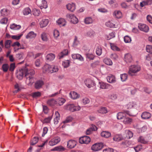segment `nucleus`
Returning <instances> with one entry per match:
<instances>
[{
    "instance_id": "f704fd0d",
    "label": "nucleus",
    "mask_w": 152,
    "mask_h": 152,
    "mask_svg": "<svg viewBox=\"0 0 152 152\" xmlns=\"http://www.w3.org/2000/svg\"><path fill=\"white\" fill-rule=\"evenodd\" d=\"M104 62L106 64L108 65H112L113 64L112 61L110 58H105L104 60Z\"/></svg>"
},
{
    "instance_id": "f257e3e1",
    "label": "nucleus",
    "mask_w": 152,
    "mask_h": 152,
    "mask_svg": "<svg viewBox=\"0 0 152 152\" xmlns=\"http://www.w3.org/2000/svg\"><path fill=\"white\" fill-rule=\"evenodd\" d=\"M34 74L35 71L34 69H28L25 67L18 71L16 73V75L18 79L21 80L24 75L26 84L30 86L34 82Z\"/></svg>"
},
{
    "instance_id": "f03ea898",
    "label": "nucleus",
    "mask_w": 152,
    "mask_h": 152,
    "mask_svg": "<svg viewBox=\"0 0 152 152\" xmlns=\"http://www.w3.org/2000/svg\"><path fill=\"white\" fill-rule=\"evenodd\" d=\"M140 69L141 68L140 66L135 65H132L129 67L128 73L131 76H134L135 74L140 71Z\"/></svg>"
},
{
    "instance_id": "864d4df0",
    "label": "nucleus",
    "mask_w": 152,
    "mask_h": 152,
    "mask_svg": "<svg viewBox=\"0 0 152 152\" xmlns=\"http://www.w3.org/2000/svg\"><path fill=\"white\" fill-rule=\"evenodd\" d=\"M41 38L42 40L43 41H46L48 40V39L47 37L46 34L45 33H43L41 34Z\"/></svg>"
},
{
    "instance_id": "20e7f679",
    "label": "nucleus",
    "mask_w": 152,
    "mask_h": 152,
    "mask_svg": "<svg viewBox=\"0 0 152 152\" xmlns=\"http://www.w3.org/2000/svg\"><path fill=\"white\" fill-rule=\"evenodd\" d=\"M37 5L42 9H46L48 7L47 2L45 0H37L36 1Z\"/></svg>"
},
{
    "instance_id": "37998d69",
    "label": "nucleus",
    "mask_w": 152,
    "mask_h": 152,
    "mask_svg": "<svg viewBox=\"0 0 152 152\" xmlns=\"http://www.w3.org/2000/svg\"><path fill=\"white\" fill-rule=\"evenodd\" d=\"M120 77L121 80L122 81H125L127 79L128 76L126 74H123L121 75Z\"/></svg>"
},
{
    "instance_id": "c03bdc74",
    "label": "nucleus",
    "mask_w": 152,
    "mask_h": 152,
    "mask_svg": "<svg viewBox=\"0 0 152 152\" xmlns=\"http://www.w3.org/2000/svg\"><path fill=\"white\" fill-rule=\"evenodd\" d=\"M136 105L135 103L134 102H130L127 105V108L128 109H131L133 107Z\"/></svg>"
},
{
    "instance_id": "c756f323",
    "label": "nucleus",
    "mask_w": 152,
    "mask_h": 152,
    "mask_svg": "<svg viewBox=\"0 0 152 152\" xmlns=\"http://www.w3.org/2000/svg\"><path fill=\"white\" fill-rule=\"evenodd\" d=\"M65 99L63 98H58L56 101L57 104L59 105H62L65 102Z\"/></svg>"
},
{
    "instance_id": "6e6d98bb",
    "label": "nucleus",
    "mask_w": 152,
    "mask_h": 152,
    "mask_svg": "<svg viewBox=\"0 0 152 152\" xmlns=\"http://www.w3.org/2000/svg\"><path fill=\"white\" fill-rule=\"evenodd\" d=\"M2 68L4 72H7L8 70L9 66L7 64H4L3 65Z\"/></svg>"
},
{
    "instance_id": "052dcab7",
    "label": "nucleus",
    "mask_w": 152,
    "mask_h": 152,
    "mask_svg": "<svg viewBox=\"0 0 152 152\" xmlns=\"http://www.w3.org/2000/svg\"><path fill=\"white\" fill-rule=\"evenodd\" d=\"M111 47L112 50L115 51H118L120 50V49L117 46L114 44H111Z\"/></svg>"
},
{
    "instance_id": "3c124183",
    "label": "nucleus",
    "mask_w": 152,
    "mask_h": 152,
    "mask_svg": "<svg viewBox=\"0 0 152 152\" xmlns=\"http://www.w3.org/2000/svg\"><path fill=\"white\" fill-rule=\"evenodd\" d=\"M102 49L101 47H98L96 49V54L98 56H100L102 53Z\"/></svg>"
},
{
    "instance_id": "c85d7f7f",
    "label": "nucleus",
    "mask_w": 152,
    "mask_h": 152,
    "mask_svg": "<svg viewBox=\"0 0 152 152\" xmlns=\"http://www.w3.org/2000/svg\"><path fill=\"white\" fill-rule=\"evenodd\" d=\"M132 119L131 118L125 116L124 118L123 122L125 124H130L132 122Z\"/></svg>"
},
{
    "instance_id": "e2e57ef3",
    "label": "nucleus",
    "mask_w": 152,
    "mask_h": 152,
    "mask_svg": "<svg viewBox=\"0 0 152 152\" xmlns=\"http://www.w3.org/2000/svg\"><path fill=\"white\" fill-rule=\"evenodd\" d=\"M142 145H139L134 148L136 152H138L142 149Z\"/></svg>"
},
{
    "instance_id": "aec40b11",
    "label": "nucleus",
    "mask_w": 152,
    "mask_h": 152,
    "mask_svg": "<svg viewBox=\"0 0 152 152\" xmlns=\"http://www.w3.org/2000/svg\"><path fill=\"white\" fill-rule=\"evenodd\" d=\"M96 57L99 58V60H98L91 64V66L93 68H95L97 66H99L100 65V60L99 58L98 57Z\"/></svg>"
},
{
    "instance_id": "0e129e2a",
    "label": "nucleus",
    "mask_w": 152,
    "mask_h": 152,
    "mask_svg": "<svg viewBox=\"0 0 152 152\" xmlns=\"http://www.w3.org/2000/svg\"><path fill=\"white\" fill-rule=\"evenodd\" d=\"M22 35H23L22 34H21L19 36H17V35L12 36V38L13 39H15L18 40L21 37Z\"/></svg>"
},
{
    "instance_id": "5701e85b",
    "label": "nucleus",
    "mask_w": 152,
    "mask_h": 152,
    "mask_svg": "<svg viewBox=\"0 0 152 152\" xmlns=\"http://www.w3.org/2000/svg\"><path fill=\"white\" fill-rule=\"evenodd\" d=\"M36 36V34H35L33 31H31L26 36V38L27 39H32L35 38Z\"/></svg>"
},
{
    "instance_id": "423d86ee",
    "label": "nucleus",
    "mask_w": 152,
    "mask_h": 152,
    "mask_svg": "<svg viewBox=\"0 0 152 152\" xmlns=\"http://www.w3.org/2000/svg\"><path fill=\"white\" fill-rule=\"evenodd\" d=\"M103 147V143H95L91 147V149L94 151H97Z\"/></svg>"
},
{
    "instance_id": "2f4dec72",
    "label": "nucleus",
    "mask_w": 152,
    "mask_h": 152,
    "mask_svg": "<svg viewBox=\"0 0 152 152\" xmlns=\"http://www.w3.org/2000/svg\"><path fill=\"white\" fill-rule=\"evenodd\" d=\"M21 28L20 26L17 25L13 23L10 26V28L12 30H17L20 29Z\"/></svg>"
},
{
    "instance_id": "09e8293b",
    "label": "nucleus",
    "mask_w": 152,
    "mask_h": 152,
    "mask_svg": "<svg viewBox=\"0 0 152 152\" xmlns=\"http://www.w3.org/2000/svg\"><path fill=\"white\" fill-rule=\"evenodd\" d=\"M69 64L70 62L69 60H66L63 62L62 65L64 68H66L69 66Z\"/></svg>"
},
{
    "instance_id": "ea45409f",
    "label": "nucleus",
    "mask_w": 152,
    "mask_h": 152,
    "mask_svg": "<svg viewBox=\"0 0 152 152\" xmlns=\"http://www.w3.org/2000/svg\"><path fill=\"white\" fill-rule=\"evenodd\" d=\"M84 21L86 24H91L93 22V20L91 17H88L85 18Z\"/></svg>"
},
{
    "instance_id": "4d7b16f0",
    "label": "nucleus",
    "mask_w": 152,
    "mask_h": 152,
    "mask_svg": "<svg viewBox=\"0 0 152 152\" xmlns=\"http://www.w3.org/2000/svg\"><path fill=\"white\" fill-rule=\"evenodd\" d=\"M12 41L10 40H7L6 41L5 44V46L6 48H8L10 47V44Z\"/></svg>"
},
{
    "instance_id": "4be33fe9",
    "label": "nucleus",
    "mask_w": 152,
    "mask_h": 152,
    "mask_svg": "<svg viewBox=\"0 0 152 152\" xmlns=\"http://www.w3.org/2000/svg\"><path fill=\"white\" fill-rule=\"evenodd\" d=\"M101 135L102 137L107 138L111 136V134L108 132L103 131L101 133Z\"/></svg>"
},
{
    "instance_id": "a19ab883",
    "label": "nucleus",
    "mask_w": 152,
    "mask_h": 152,
    "mask_svg": "<svg viewBox=\"0 0 152 152\" xmlns=\"http://www.w3.org/2000/svg\"><path fill=\"white\" fill-rule=\"evenodd\" d=\"M109 98L112 100H115L117 98V95L115 93H113L110 95L108 96Z\"/></svg>"
},
{
    "instance_id": "9d476101",
    "label": "nucleus",
    "mask_w": 152,
    "mask_h": 152,
    "mask_svg": "<svg viewBox=\"0 0 152 152\" xmlns=\"http://www.w3.org/2000/svg\"><path fill=\"white\" fill-rule=\"evenodd\" d=\"M138 27L140 30L145 32H148L149 30L148 27L144 24H139Z\"/></svg>"
},
{
    "instance_id": "393cba45",
    "label": "nucleus",
    "mask_w": 152,
    "mask_h": 152,
    "mask_svg": "<svg viewBox=\"0 0 152 152\" xmlns=\"http://www.w3.org/2000/svg\"><path fill=\"white\" fill-rule=\"evenodd\" d=\"M113 139L114 141L119 142L124 139L121 135H115L113 137Z\"/></svg>"
},
{
    "instance_id": "69168bd1",
    "label": "nucleus",
    "mask_w": 152,
    "mask_h": 152,
    "mask_svg": "<svg viewBox=\"0 0 152 152\" xmlns=\"http://www.w3.org/2000/svg\"><path fill=\"white\" fill-rule=\"evenodd\" d=\"M8 20V19L7 18H5L1 20L0 22L2 24H6L7 23Z\"/></svg>"
},
{
    "instance_id": "8fccbe9b",
    "label": "nucleus",
    "mask_w": 152,
    "mask_h": 152,
    "mask_svg": "<svg viewBox=\"0 0 152 152\" xmlns=\"http://www.w3.org/2000/svg\"><path fill=\"white\" fill-rule=\"evenodd\" d=\"M33 15L35 16H38L40 13L39 10L34 9L32 11Z\"/></svg>"
},
{
    "instance_id": "f8f14e48",
    "label": "nucleus",
    "mask_w": 152,
    "mask_h": 152,
    "mask_svg": "<svg viewBox=\"0 0 152 152\" xmlns=\"http://www.w3.org/2000/svg\"><path fill=\"white\" fill-rule=\"evenodd\" d=\"M90 138L87 136H82L79 139V142H90Z\"/></svg>"
},
{
    "instance_id": "ddd939ff",
    "label": "nucleus",
    "mask_w": 152,
    "mask_h": 152,
    "mask_svg": "<svg viewBox=\"0 0 152 152\" xmlns=\"http://www.w3.org/2000/svg\"><path fill=\"white\" fill-rule=\"evenodd\" d=\"M47 104L49 106L52 107H53L55 105L57 104V103L56 101L54 99H51L48 100Z\"/></svg>"
},
{
    "instance_id": "9b49d317",
    "label": "nucleus",
    "mask_w": 152,
    "mask_h": 152,
    "mask_svg": "<svg viewBox=\"0 0 152 152\" xmlns=\"http://www.w3.org/2000/svg\"><path fill=\"white\" fill-rule=\"evenodd\" d=\"M85 83L87 86L89 88L94 86L95 85L94 82L89 79L85 80Z\"/></svg>"
},
{
    "instance_id": "39448f33",
    "label": "nucleus",
    "mask_w": 152,
    "mask_h": 152,
    "mask_svg": "<svg viewBox=\"0 0 152 152\" xmlns=\"http://www.w3.org/2000/svg\"><path fill=\"white\" fill-rule=\"evenodd\" d=\"M66 109L71 112L79 110L80 109V106H75L74 104H70L66 105Z\"/></svg>"
},
{
    "instance_id": "dca6fc26",
    "label": "nucleus",
    "mask_w": 152,
    "mask_h": 152,
    "mask_svg": "<svg viewBox=\"0 0 152 152\" xmlns=\"http://www.w3.org/2000/svg\"><path fill=\"white\" fill-rule=\"evenodd\" d=\"M72 58L74 59H78L81 61H83V58L79 54H72Z\"/></svg>"
},
{
    "instance_id": "bb28decb",
    "label": "nucleus",
    "mask_w": 152,
    "mask_h": 152,
    "mask_svg": "<svg viewBox=\"0 0 152 152\" xmlns=\"http://www.w3.org/2000/svg\"><path fill=\"white\" fill-rule=\"evenodd\" d=\"M113 15L116 18H119L122 17V13L119 10H116L113 13Z\"/></svg>"
},
{
    "instance_id": "680f3d73",
    "label": "nucleus",
    "mask_w": 152,
    "mask_h": 152,
    "mask_svg": "<svg viewBox=\"0 0 152 152\" xmlns=\"http://www.w3.org/2000/svg\"><path fill=\"white\" fill-rule=\"evenodd\" d=\"M124 40L126 43L129 42L131 41V38L128 36H126L124 37Z\"/></svg>"
},
{
    "instance_id": "774afa93",
    "label": "nucleus",
    "mask_w": 152,
    "mask_h": 152,
    "mask_svg": "<svg viewBox=\"0 0 152 152\" xmlns=\"http://www.w3.org/2000/svg\"><path fill=\"white\" fill-rule=\"evenodd\" d=\"M103 152H113V150L111 148H107L104 149Z\"/></svg>"
},
{
    "instance_id": "412c9836",
    "label": "nucleus",
    "mask_w": 152,
    "mask_h": 152,
    "mask_svg": "<svg viewBox=\"0 0 152 152\" xmlns=\"http://www.w3.org/2000/svg\"><path fill=\"white\" fill-rule=\"evenodd\" d=\"M142 118L143 119H148L151 117V114L147 112H144L141 115Z\"/></svg>"
},
{
    "instance_id": "a18cd8bd",
    "label": "nucleus",
    "mask_w": 152,
    "mask_h": 152,
    "mask_svg": "<svg viewBox=\"0 0 152 152\" xmlns=\"http://www.w3.org/2000/svg\"><path fill=\"white\" fill-rule=\"evenodd\" d=\"M32 96L34 98H36L40 97L41 96V93L39 92H37L33 93L32 94Z\"/></svg>"
},
{
    "instance_id": "4468645a",
    "label": "nucleus",
    "mask_w": 152,
    "mask_h": 152,
    "mask_svg": "<svg viewBox=\"0 0 152 152\" xmlns=\"http://www.w3.org/2000/svg\"><path fill=\"white\" fill-rule=\"evenodd\" d=\"M43 84L44 83L42 80H37L35 83V88L36 89H39L42 87Z\"/></svg>"
},
{
    "instance_id": "13d9d810",
    "label": "nucleus",
    "mask_w": 152,
    "mask_h": 152,
    "mask_svg": "<svg viewBox=\"0 0 152 152\" xmlns=\"http://www.w3.org/2000/svg\"><path fill=\"white\" fill-rule=\"evenodd\" d=\"M52 118V115L45 118L43 121V123H49Z\"/></svg>"
},
{
    "instance_id": "2eb2a0df",
    "label": "nucleus",
    "mask_w": 152,
    "mask_h": 152,
    "mask_svg": "<svg viewBox=\"0 0 152 152\" xmlns=\"http://www.w3.org/2000/svg\"><path fill=\"white\" fill-rule=\"evenodd\" d=\"M107 79L108 82L110 83H114L116 82L115 77L112 75H110L107 77Z\"/></svg>"
},
{
    "instance_id": "de8ad7c7",
    "label": "nucleus",
    "mask_w": 152,
    "mask_h": 152,
    "mask_svg": "<svg viewBox=\"0 0 152 152\" xmlns=\"http://www.w3.org/2000/svg\"><path fill=\"white\" fill-rule=\"evenodd\" d=\"M106 25L110 28H115V25L112 23L111 21H109L106 23Z\"/></svg>"
},
{
    "instance_id": "cd10ccee",
    "label": "nucleus",
    "mask_w": 152,
    "mask_h": 152,
    "mask_svg": "<svg viewBox=\"0 0 152 152\" xmlns=\"http://www.w3.org/2000/svg\"><path fill=\"white\" fill-rule=\"evenodd\" d=\"M55 58V55L53 53H50L48 54L46 57L47 60L48 61H51L53 60Z\"/></svg>"
},
{
    "instance_id": "6ab92c4d",
    "label": "nucleus",
    "mask_w": 152,
    "mask_h": 152,
    "mask_svg": "<svg viewBox=\"0 0 152 152\" xmlns=\"http://www.w3.org/2000/svg\"><path fill=\"white\" fill-rule=\"evenodd\" d=\"M49 22V20L47 19L42 20L40 23V25L41 27L43 28L46 26Z\"/></svg>"
},
{
    "instance_id": "79ce46f5",
    "label": "nucleus",
    "mask_w": 152,
    "mask_h": 152,
    "mask_svg": "<svg viewBox=\"0 0 152 152\" xmlns=\"http://www.w3.org/2000/svg\"><path fill=\"white\" fill-rule=\"evenodd\" d=\"M64 148L61 146H59L55 147L54 148L52 149L51 150L52 151H62L64 150Z\"/></svg>"
},
{
    "instance_id": "6e6552de",
    "label": "nucleus",
    "mask_w": 152,
    "mask_h": 152,
    "mask_svg": "<svg viewBox=\"0 0 152 152\" xmlns=\"http://www.w3.org/2000/svg\"><path fill=\"white\" fill-rule=\"evenodd\" d=\"M43 72L44 73H51L52 71V66L48 64H45L43 67Z\"/></svg>"
},
{
    "instance_id": "a878e982",
    "label": "nucleus",
    "mask_w": 152,
    "mask_h": 152,
    "mask_svg": "<svg viewBox=\"0 0 152 152\" xmlns=\"http://www.w3.org/2000/svg\"><path fill=\"white\" fill-rule=\"evenodd\" d=\"M56 22L60 27L64 26L66 24L64 19L62 18L59 19Z\"/></svg>"
},
{
    "instance_id": "338daca9",
    "label": "nucleus",
    "mask_w": 152,
    "mask_h": 152,
    "mask_svg": "<svg viewBox=\"0 0 152 152\" xmlns=\"http://www.w3.org/2000/svg\"><path fill=\"white\" fill-rule=\"evenodd\" d=\"M147 21L150 23L152 24V17L150 15H148L147 16Z\"/></svg>"
},
{
    "instance_id": "b1692460",
    "label": "nucleus",
    "mask_w": 152,
    "mask_h": 152,
    "mask_svg": "<svg viewBox=\"0 0 152 152\" xmlns=\"http://www.w3.org/2000/svg\"><path fill=\"white\" fill-rule=\"evenodd\" d=\"M68 53V50H67L65 49L64 50L58 54L59 59L63 58L64 56L67 55Z\"/></svg>"
},
{
    "instance_id": "0eeeda50",
    "label": "nucleus",
    "mask_w": 152,
    "mask_h": 152,
    "mask_svg": "<svg viewBox=\"0 0 152 152\" xmlns=\"http://www.w3.org/2000/svg\"><path fill=\"white\" fill-rule=\"evenodd\" d=\"M124 61L127 63H130L133 61L132 55L130 53H126L125 54L124 58Z\"/></svg>"
},
{
    "instance_id": "5fc2aeb1",
    "label": "nucleus",
    "mask_w": 152,
    "mask_h": 152,
    "mask_svg": "<svg viewBox=\"0 0 152 152\" xmlns=\"http://www.w3.org/2000/svg\"><path fill=\"white\" fill-rule=\"evenodd\" d=\"M95 34V32L92 30H90L86 33L87 35L89 37L94 36Z\"/></svg>"
},
{
    "instance_id": "4c0bfd02",
    "label": "nucleus",
    "mask_w": 152,
    "mask_h": 152,
    "mask_svg": "<svg viewBox=\"0 0 152 152\" xmlns=\"http://www.w3.org/2000/svg\"><path fill=\"white\" fill-rule=\"evenodd\" d=\"M24 53L23 52H21L16 54V58L18 60H23V59Z\"/></svg>"
},
{
    "instance_id": "bf43d9fd",
    "label": "nucleus",
    "mask_w": 152,
    "mask_h": 152,
    "mask_svg": "<svg viewBox=\"0 0 152 152\" xmlns=\"http://www.w3.org/2000/svg\"><path fill=\"white\" fill-rule=\"evenodd\" d=\"M76 145V143H67V147L70 149L74 148Z\"/></svg>"
},
{
    "instance_id": "7c9ffc66",
    "label": "nucleus",
    "mask_w": 152,
    "mask_h": 152,
    "mask_svg": "<svg viewBox=\"0 0 152 152\" xmlns=\"http://www.w3.org/2000/svg\"><path fill=\"white\" fill-rule=\"evenodd\" d=\"M98 112L102 114H105L107 113V110L106 107H102L98 110Z\"/></svg>"
},
{
    "instance_id": "72a5a7b5",
    "label": "nucleus",
    "mask_w": 152,
    "mask_h": 152,
    "mask_svg": "<svg viewBox=\"0 0 152 152\" xmlns=\"http://www.w3.org/2000/svg\"><path fill=\"white\" fill-rule=\"evenodd\" d=\"M126 116V114L121 112L119 113L117 115V118L118 120L124 119Z\"/></svg>"
},
{
    "instance_id": "58836bf2",
    "label": "nucleus",
    "mask_w": 152,
    "mask_h": 152,
    "mask_svg": "<svg viewBox=\"0 0 152 152\" xmlns=\"http://www.w3.org/2000/svg\"><path fill=\"white\" fill-rule=\"evenodd\" d=\"M86 58L90 60H93L96 56L92 54L87 53L86 55Z\"/></svg>"
},
{
    "instance_id": "603ef678",
    "label": "nucleus",
    "mask_w": 152,
    "mask_h": 152,
    "mask_svg": "<svg viewBox=\"0 0 152 152\" xmlns=\"http://www.w3.org/2000/svg\"><path fill=\"white\" fill-rule=\"evenodd\" d=\"M146 51L151 54H152V45H147L146 46Z\"/></svg>"
},
{
    "instance_id": "c9c22d12",
    "label": "nucleus",
    "mask_w": 152,
    "mask_h": 152,
    "mask_svg": "<svg viewBox=\"0 0 152 152\" xmlns=\"http://www.w3.org/2000/svg\"><path fill=\"white\" fill-rule=\"evenodd\" d=\"M1 13L2 16H6L9 14V11L8 10L4 9L1 10Z\"/></svg>"
},
{
    "instance_id": "1a4fd4ad",
    "label": "nucleus",
    "mask_w": 152,
    "mask_h": 152,
    "mask_svg": "<svg viewBox=\"0 0 152 152\" xmlns=\"http://www.w3.org/2000/svg\"><path fill=\"white\" fill-rule=\"evenodd\" d=\"M99 88L102 89H109L112 88L113 86L110 85L103 82H99Z\"/></svg>"
},
{
    "instance_id": "a211bd4d",
    "label": "nucleus",
    "mask_w": 152,
    "mask_h": 152,
    "mask_svg": "<svg viewBox=\"0 0 152 152\" xmlns=\"http://www.w3.org/2000/svg\"><path fill=\"white\" fill-rule=\"evenodd\" d=\"M67 9L71 12H73L75 9V5L74 3L69 4L66 5Z\"/></svg>"
},
{
    "instance_id": "7ed1b4c3",
    "label": "nucleus",
    "mask_w": 152,
    "mask_h": 152,
    "mask_svg": "<svg viewBox=\"0 0 152 152\" xmlns=\"http://www.w3.org/2000/svg\"><path fill=\"white\" fill-rule=\"evenodd\" d=\"M66 17L67 19L70 20V22L72 23L75 24L78 22L77 18L73 14H67Z\"/></svg>"
},
{
    "instance_id": "473e14b6",
    "label": "nucleus",
    "mask_w": 152,
    "mask_h": 152,
    "mask_svg": "<svg viewBox=\"0 0 152 152\" xmlns=\"http://www.w3.org/2000/svg\"><path fill=\"white\" fill-rule=\"evenodd\" d=\"M70 94L71 95V98L73 99H76L79 97V95L76 92L73 91V92L71 93Z\"/></svg>"
},
{
    "instance_id": "e433bc0d",
    "label": "nucleus",
    "mask_w": 152,
    "mask_h": 152,
    "mask_svg": "<svg viewBox=\"0 0 152 152\" xmlns=\"http://www.w3.org/2000/svg\"><path fill=\"white\" fill-rule=\"evenodd\" d=\"M31 11L30 9L28 7H26L25 8L23 11V15H27L30 14Z\"/></svg>"
},
{
    "instance_id": "49530a36",
    "label": "nucleus",
    "mask_w": 152,
    "mask_h": 152,
    "mask_svg": "<svg viewBox=\"0 0 152 152\" xmlns=\"http://www.w3.org/2000/svg\"><path fill=\"white\" fill-rule=\"evenodd\" d=\"M60 141V138L58 137H56L52 139L49 142H59Z\"/></svg>"
},
{
    "instance_id": "f3484780",
    "label": "nucleus",
    "mask_w": 152,
    "mask_h": 152,
    "mask_svg": "<svg viewBox=\"0 0 152 152\" xmlns=\"http://www.w3.org/2000/svg\"><path fill=\"white\" fill-rule=\"evenodd\" d=\"M126 137H124V139H129L132 137L133 136V133L129 130H126L125 131Z\"/></svg>"
}]
</instances>
